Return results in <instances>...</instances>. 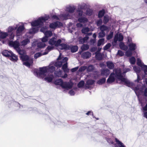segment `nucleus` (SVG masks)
Returning <instances> with one entry per match:
<instances>
[{
	"instance_id": "53",
	"label": "nucleus",
	"mask_w": 147,
	"mask_h": 147,
	"mask_svg": "<svg viewBox=\"0 0 147 147\" xmlns=\"http://www.w3.org/2000/svg\"><path fill=\"white\" fill-rule=\"evenodd\" d=\"M111 46L110 43H108L103 48L104 50H106L109 49Z\"/></svg>"
},
{
	"instance_id": "34",
	"label": "nucleus",
	"mask_w": 147,
	"mask_h": 147,
	"mask_svg": "<svg viewBox=\"0 0 147 147\" xmlns=\"http://www.w3.org/2000/svg\"><path fill=\"white\" fill-rule=\"evenodd\" d=\"M62 72V71L61 70H59L55 71L54 72V74L56 77H61Z\"/></svg>"
},
{
	"instance_id": "7",
	"label": "nucleus",
	"mask_w": 147,
	"mask_h": 147,
	"mask_svg": "<svg viewBox=\"0 0 147 147\" xmlns=\"http://www.w3.org/2000/svg\"><path fill=\"white\" fill-rule=\"evenodd\" d=\"M144 87H142L140 88L138 87H135L134 89L135 92L139 100L141 103L142 106V104L140 100V99L139 98V96L143 94H143L144 95L146 96H147V88H146L144 90Z\"/></svg>"
},
{
	"instance_id": "17",
	"label": "nucleus",
	"mask_w": 147,
	"mask_h": 147,
	"mask_svg": "<svg viewBox=\"0 0 147 147\" xmlns=\"http://www.w3.org/2000/svg\"><path fill=\"white\" fill-rule=\"evenodd\" d=\"M81 56L83 59H88L91 57V53L89 52H84L82 53Z\"/></svg>"
},
{
	"instance_id": "64",
	"label": "nucleus",
	"mask_w": 147,
	"mask_h": 147,
	"mask_svg": "<svg viewBox=\"0 0 147 147\" xmlns=\"http://www.w3.org/2000/svg\"><path fill=\"white\" fill-rule=\"evenodd\" d=\"M144 66L143 68L144 69V72L145 74L147 75V66L146 65H144Z\"/></svg>"
},
{
	"instance_id": "20",
	"label": "nucleus",
	"mask_w": 147,
	"mask_h": 147,
	"mask_svg": "<svg viewBox=\"0 0 147 147\" xmlns=\"http://www.w3.org/2000/svg\"><path fill=\"white\" fill-rule=\"evenodd\" d=\"M115 139L117 143L115 144V147H125L124 144L117 139L115 138Z\"/></svg>"
},
{
	"instance_id": "11",
	"label": "nucleus",
	"mask_w": 147,
	"mask_h": 147,
	"mask_svg": "<svg viewBox=\"0 0 147 147\" xmlns=\"http://www.w3.org/2000/svg\"><path fill=\"white\" fill-rule=\"evenodd\" d=\"M123 39V36L122 33H119V34H115L114 39V42L115 43H117L118 41H121Z\"/></svg>"
},
{
	"instance_id": "63",
	"label": "nucleus",
	"mask_w": 147,
	"mask_h": 147,
	"mask_svg": "<svg viewBox=\"0 0 147 147\" xmlns=\"http://www.w3.org/2000/svg\"><path fill=\"white\" fill-rule=\"evenodd\" d=\"M117 54L120 55L121 56H122L124 55V54L122 51L120 50H118Z\"/></svg>"
},
{
	"instance_id": "46",
	"label": "nucleus",
	"mask_w": 147,
	"mask_h": 147,
	"mask_svg": "<svg viewBox=\"0 0 147 147\" xmlns=\"http://www.w3.org/2000/svg\"><path fill=\"white\" fill-rule=\"evenodd\" d=\"M105 35V32H100L98 34V38H103Z\"/></svg>"
},
{
	"instance_id": "30",
	"label": "nucleus",
	"mask_w": 147,
	"mask_h": 147,
	"mask_svg": "<svg viewBox=\"0 0 147 147\" xmlns=\"http://www.w3.org/2000/svg\"><path fill=\"white\" fill-rule=\"evenodd\" d=\"M62 68L65 72H68L69 71V69H67V62L64 63Z\"/></svg>"
},
{
	"instance_id": "36",
	"label": "nucleus",
	"mask_w": 147,
	"mask_h": 147,
	"mask_svg": "<svg viewBox=\"0 0 147 147\" xmlns=\"http://www.w3.org/2000/svg\"><path fill=\"white\" fill-rule=\"evenodd\" d=\"M106 80L105 78H103L98 80L97 82V84L99 85H102L105 82Z\"/></svg>"
},
{
	"instance_id": "43",
	"label": "nucleus",
	"mask_w": 147,
	"mask_h": 147,
	"mask_svg": "<svg viewBox=\"0 0 147 147\" xmlns=\"http://www.w3.org/2000/svg\"><path fill=\"white\" fill-rule=\"evenodd\" d=\"M46 46L45 43L43 42H39L38 43L37 47L39 48H42Z\"/></svg>"
},
{
	"instance_id": "52",
	"label": "nucleus",
	"mask_w": 147,
	"mask_h": 147,
	"mask_svg": "<svg viewBox=\"0 0 147 147\" xmlns=\"http://www.w3.org/2000/svg\"><path fill=\"white\" fill-rule=\"evenodd\" d=\"M131 50H129L127 51L125 53L127 57L131 56L132 55V53Z\"/></svg>"
},
{
	"instance_id": "19",
	"label": "nucleus",
	"mask_w": 147,
	"mask_h": 147,
	"mask_svg": "<svg viewBox=\"0 0 147 147\" xmlns=\"http://www.w3.org/2000/svg\"><path fill=\"white\" fill-rule=\"evenodd\" d=\"M110 73V71L108 69H103L101 71V75L102 76H105L107 77Z\"/></svg>"
},
{
	"instance_id": "29",
	"label": "nucleus",
	"mask_w": 147,
	"mask_h": 147,
	"mask_svg": "<svg viewBox=\"0 0 147 147\" xmlns=\"http://www.w3.org/2000/svg\"><path fill=\"white\" fill-rule=\"evenodd\" d=\"M88 38L89 37L87 36H86L83 38L80 39L79 40V43L83 44L86 42Z\"/></svg>"
},
{
	"instance_id": "44",
	"label": "nucleus",
	"mask_w": 147,
	"mask_h": 147,
	"mask_svg": "<svg viewBox=\"0 0 147 147\" xmlns=\"http://www.w3.org/2000/svg\"><path fill=\"white\" fill-rule=\"evenodd\" d=\"M109 17L108 16H104L103 19V23L104 24H106L109 20Z\"/></svg>"
},
{
	"instance_id": "51",
	"label": "nucleus",
	"mask_w": 147,
	"mask_h": 147,
	"mask_svg": "<svg viewBox=\"0 0 147 147\" xmlns=\"http://www.w3.org/2000/svg\"><path fill=\"white\" fill-rule=\"evenodd\" d=\"M92 13V10L90 9H88L86 11V14L87 15L91 16Z\"/></svg>"
},
{
	"instance_id": "24",
	"label": "nucleus",
	"mask_w": 147,
	"mask_h": 147,
	"mask_svg": "<svg viewBox=\"0 0 147 147\" xmlns=\"http://www.w3.org/2000/svg\"><path fill=\"white\" fill-rule=\"evenodd\" d=\"M78 49L77 46H69V49L70 50L72 53H74L77 51Z\"/></svg>"
},
{
	"instance_id": "31",
	"label": "nucleus",
	"mask_w": 147,
	"mask_h": 147,
	"mask_svg": "<svg viewBox=\"0 0 147 147\" xmlns=\"http://www.w3.org/2000/svg\"><path fill=\"white\" fill-rule=\"evenodd\" d=\"M137 64L142 68L145 66V65L142 62L141 60L139 58L137 59Z\"/></svg>"
},
{
	"instance_id": "38",
	"label": "nucleus",
	"mask_w": 147,
	"mask_h": 147,
	"mask_svg": "<svg viewBox=\"0 0 147 147\" xmlns=\"http://www.w3.org/2000/svg\"><path fill=\"white\" fill-rule=\"evenodd\" d=\"M89 30V28L88 27H86L83 28L81 31L83 33L87 34Z\"/></svg>"
},
{
	"instance_id": "54",
	"label": "nucleus",
	"mask_w": 147,
	"mask_h": 147,
	"mask_svg": "<svg viewBox=\"0 0 147 147\" xmlns=\"http://www.w3.org/2000/svg\"><path fill=\"white\" fill-rule=\"evenodd\" d=\"M84 82L83 81H81L78 84V86L79 88L83 87L84 84Z\"/></svg>"
},
{
	"instance_id": "23",
	"label": "nucleus",
	"mask_w": 147,
	"mask_h": 147,
	"mask_svg": "<svg viewBox=\"0 0 147 147\" xmlns=\"http://www.w3.org/2000/svg\"><path fill=\"white\" fill-rule=\"evenodd\" d=\"M129 49L130 50L134 51L136 48V44L132 42L130 43L128 45Z\"/></svg>"
},
{
	"instance_id": "4",
	"label": "nucleus",
	"mask_w": 147,
	"mask_h": 147,
	"mask_svg": "<svg viewBox=\"0 0 147 147\" xmlns=\"http://www.w3.org/2000/svg\"><path fill=\"white\" fill-rule=\"evenodd\" d=\"M8 44L9 46L13 47L19 55L21 56L24 55L25 51L20 47V42L18 41L17 40L14 41L10 40L9 41Z\"/></svg>"
},
{
	"instance_id": "1",
	"label": "nucleus",
	"mask_w": 147,
	"mask_h": 147,
	"mask_svg": "<svg viewBox=\"0 0 147 147\" xmlns=\"http://www.w3.org/2000/svg\"><path fill=\"white\" fill-rule=\"evenodd\" d=\"M55 70V67L52 65L49 67H40L38 72L36 71L35 73V75L38 77L46 76L44 80L48 82H51L54 78L52 73Z\"/></svg>"
},
{
	"instance_id": "48",
	"label": "nucleus",
	"mask_w": 147,
	"mask_h": 147,
	"mask_svg": "<svg viewBox=\"0 0 147 147\" xmlns=\"http://www.w3.org/2000/svg\"><path fill=\"white\" fill-rule=\"evenodd\" d=\"M94 69V67L92 65H90L87 68V70L88 72L92 71Z\"/></svg>"
},
{
	"instance_id": "16",
	"label": "nucleus",
	"mask_w": 147,
	"mask_h": 147,
	"mask_svg": "<svg viewBox=\"0 0 147 147\" xmlns=\"http://www.w3.org/2000/svg\"><path fill=\"white\" fill-rule=\"evenodd\" d=\"M55 47L53 45L48 46L45 50V51L43 53V55H45L47 54L50 51L54 49Z\"/></svg>"
},
{
	"instance_id": "26",
	"label": "nucleus",
	"mask_w": 147,
	"mask_h": 147,
	"mask_svg": "<svg viewBox=\"0 0 147 147\" xmlns=\"http://www.w3.org/2000/svg\"><path fill=\"white\" fill-rule=\"evenodd\" d=\"M106 64L107 67L110 69H113L114 67V64L111 61H107Z\"/></svg>"
},
{
	"instance_id": "60",
	"label": "nucleus",
	"mask_w": 147,
	"mask_h": 147,
	"mask_svg": "<svg viewBox=\"0 0 147 147\" xmlns=\"http://www.w3.org/2000/svg\"><path fill=\"white\" fill-rule=\"evenodd\" d=\"M87 67L86 66H83L81 67L79 69V71L81 72L84 71Z\"/></svg>"
},
{
	"instance_id": "10",
	"label": "nucleus",
	"mask_w": 147,
	"mask_h": 147,
	"mask_svg": "<svg viewBox=\"0 0 147 147\" xmlns=\"http://www.w3.org/2000/svg\"><path fill=\"white\" fill-rule=\"evenodd\" d=\"M63 24L61 22L56 21L51 23L49 25V27L55 30L56 28H59Z\"/></svg>"
},
{
	"instance_id": "62",
	"label": "nucleus",
	"mask_w": 147,
	"mask_h": 147,
	"mask_svg": "<svg viewBox=\"0 0 147 147\" xmlns=\"http://www.w3.org/2000/svg\"><path fill=\"white\" fill-rule=\"evenodd\" d=\"M48 40V38L45 36V37H43L42 39V41L43 42H47Z\"/></svg>"
},
{
	"instance_id": "27",
	"label": "nucleus",
	"mask_w": 147,
	"mask_h": 147,
	"mask_svg": "<svg viewBox=\"0 0 147 147\" xmlns=\"http://www.w3.org/2000/svg\"><path fill=\"white\" fill-rule=\"evenodd\" d=\"M95 54L96 58V59L98 60H101L102 59V56L100 53L96 52L95 53Z\"/></svg>"
},
{
	"instance_id": "41",
	"label": "nucleus",
	"mask_w": 147,
	"mask_h": 147,
	"mask_svg": "<svg viewBox=\"0 0 147 147\" xmlns=\"http://www.w3.org/2000/svg\"><path fill=\"white\" fill-rule=\"evenodd\" d=\"M108 29V27L104 25L101 26L100 27V29L101 32H104V31L107 30Z\"/></svg>"
},
{
	"instance_id": "40",
	"label": "nucleus",
	"mask_w": 147,
	"mask_h": 147,
	"mask_svg": "<svg viewBox=\"0 0 147 147\" xmlns=\"http://www.w3.org/2000/svg\"><path fill=\"white\" fill-rule=\"evenodd\" d=\"M89 48V46L87 44H83L81 47V49L82 51L88 50Z\"/></svg>"
},
{
	"instance_id": "25",
	"label": "nucleus",
	"mask_w": 147,
	"mask_h": 147,
	"mask_svg": "<svg viewBox=\"0 0 147 147\" xmlns=\"http://www.w3.org/2000/svg\"><path fill=\"white\" fill-rule=\"evenodd\" d=\"M76 13L77 15H75V17L76 18H78L79 17L82 16L83 13V11L82 10L78 9L76 11Z\"/></svg>"
},
{
	"instance_id": "3",
	"label": "nucleus",
	"mask_w": 147,
	"mask_h": 147,
	"mask_svg": "<svg viewBox=\"0 0 147 147\" xmlns=\"http://www.w3.org/2000/svg\"><path fill=\"white\" fill-rule=\"evenodd\" d=\"M76 7L74 6L67 7L65 11L68 12L69 13L61 14L59 16V17L63 20L71 19L73 17L71 15V13L74 12Z\"/></svg>"
},
{
	"instance_id": "57",
	"label": "nucleus",
	"mask_w": 147,
	"mask_h": 147,
	"mask_svg": "<svg viewBox=\"0 0 147 147\" xmlns=\"http://www.w3.org/2000/svg\"><path fill=\"white\" fill-rule=\"evenodd\" d=\"M113 32H111L110 34L107 36V39L108 40H109L111 39L113 36Z\"/></svg>"
},
{
	"instance_id": "49",
	"label": "nucleus",
	"mask_w": 147,
	"mask_h": 147,
	"mask_svg": "<svg viewBox=\"0 0 147 147\" xmlns=\"http://www.w3.org/2000/svg\"><path fill=\"white\" fill-rule=\"evenodd\" d=\"M105 41L104 38H101L98 41L97 45L98 46L101 45L102 44H103Z\"/></svg>"
},
{
	"instance_id": "8",
	"label": "nucleus",
	"mask_w": 147,
	"mask_h": 147,
	"mask_svg": "<svg viewBox=\"0 0 147 147\" xmlns=\"http://www.w3.org/2000/svg\"><path fill=\"white\" fill-rule=\"evenodd\" d=\"M57 59L58 60H61L57 61L55 64V66L59 68L61 67L63 63L67 62L68 59L67 57H65L62 59V58L61 57V53H60L59 56Z\"/></svg>"
},
{
	"instance_id": "28",
	"label": "nucleus",
	"mask_w": 147,
	"mask_h": 147,
	"mask_svg": "<svg viewBox=\"0 0 147 147\" xmlns=\"http://www.w3.org/2000/svg\"><path fill=\"white\" fill-rule=\"evenodd\" d=\"M11 55H10L9 57H10V59L13 61H16L18 59V57L14 54L13 53H12Z\"/></svg>"
},
{
	"instance_id": "2",
	"label": "nucleus",
	"mask_w": 147,
	"mask_h": 147,
	"mask_svg": "<svg viewBox=\"0 0 147 147\" xmlns=\"http://www.w3.org/2000/svg\"><path fill=\"white\" fill-rule=\"evenodd\" d=\"M113 71L115 72L112 73L109 78L107 80V84H111L114 82L115 80L116 77L118 80H121L122 82L124 83V84L128 87H131L133 85V83L131 82L127 79L122 77L121 71L120 69H114Z\"/></svg>"
},
{
	"instance_id": "33",
	"label": "nucleus",
	"mask_w": 147,
	"mask_h": 147,
	"mask_svg": "<svg viewBox=\"0 0 147 147\" xmlns=\"http://www.w3.org/2000/svg\"><path fill=\"white\" fill-rule=\"evenodd\" d=\"M86 4L85 3H82L78 5V8L80 10H82L85 9L86 7Z\"/></svg>"
},
{
	"instance_id": "61",
	"label": "nucleus",
	"mask_w": 147,
	"mask_h": 147,
	"mask_svg": "<svg viewBox=\"0 0 147 147\" xmlns=\"http://www.w3.org/2000/svg\"><path fill=\"white\" fill-rule=\"evenodd\" d=\"M15 36V34L13 32L11 33L10 36H9V38L10 40H13Z\"/></svg>"
},
{
	"instance_id": "6",
	"label": "nucleus",
	"mask_w": 147,
	"mask_h": 147,
	"mask_svg": "<svg viewBox=\"0 0 147 147\" xmlns=\"http://www.w3.org/2000/svg\"><path fill=\"white\" fill-rule=\"evenodd\" d=\"M55 83L56 85L61 86L63 88L67 90L71 89L73 85L71 83L69 82H63L61 79L56 80L55 81Z\"/></svg>"
},
{
	"instance_id": "58",
	"label": "nucleus",
	"mask_w": 147,
	"mask_h": 147,
	"mask_svg": "<svg viewBox=\"0 0 147 147\" xmlns=\"http://www.w3.org/2000/svg\"><path fill=\"white\" fill-rule=\"evenodd\" d=\"M43 55V53L42 54L40 53H36L34 55V57L36 58H37L40 57V56H41V55Z\"/></svg>"
},
{
	"instance_id": "21",
	"label": "nucleus",
	"mask_w": 147,
	"mask_h": 147,
	"mask_svg": "<svg viewBox=\"0 0 147 147\" xmlns=\"http://www.w3.org/2000/svg\"><path fill=\"white\" fill-rule=\"evenodd\" d=\"M12 52L11 51H8L5 50L3 51L2 53L3 55L5 57H9L10 55H11Z\"/></svg>"
},
{
	"instance_id": "55",
	"label": "nucleus",
	"mask_w": 147,
	"mask_h": 147,
	"mask_svg": "<svg viewBox=\"0 0 147 147\" xmlns=\"http://www.w3.org/2000/svg\"><path fill=\"white\" fill-rule=\"evenodd\" d=\"M32 63H31L30 62H29V61H28L24 62L23 64L28 67H30V64Z\"/></svg>"
},
{
	"instance_id": "13",
	"label": "nucleus",
	"mask_w": 147,
	"mask_h": 147,
	"mask_svg": "<svg viewBox=\"0 0 147 147\" xmlns=\"http://www.w3.org/2000/svg\"><path fill=\"white\" fill-rule=\"evenodd\" d=\"M24 29V25L20 26L17 29L16 32V36H19L22 35L23 33V31Z\"/></svg>"
},
{
	"instance_id": "5",
	"label": "nucleus",
	"mask_w": 147,
	"mask_h": 147,
	"mask_svg": "<svg viewBox=\"0 0 147 147\" xmlns=\"http://www.w3.org/2000/svg\"><path fill=\"white\" fill-rule=\"evenodd\" d=\"M49 17L48 15H46L43 17L39 18L37 20L32 22L31 24L33 26H38L40 27L43 24V23L46 21L48 20Z\"/></svg>"
},
{
	"instance_id": "9",
	"label": "nucleus",
	"mask_w": 147,
	"mask_h": 147,
	"mask_svg": "<svg viewBox=\"0 0 147 147\" xmlns=\"http://www.w3.org/2000/svg\"><path fill=\"white\" fill-rule=\"evenodd\" d=\"M57 37H54L50 39L49 42V44L53 45L55 47L58 46L61 43V40L60 39L57 40Z\"/></svg>"
},
{
	"instance_id": "59",
	"label": "nucleus",
	"mask_w": 147,
	"mask_h": 147,
	"mask_svg": "<svg viewBox=\"0 0 147 147\" xmlns=\"http://www.w3.org/2000/svg\"><path fill=\"white\" fill-rule=\"evenodd\" d=\"M47 27L46 26H45V27H42V28H41L40 29V31L42 32H43V33H44L45 34V32L47 31Z\"/></svg>"
},
{
	"instance_id": "45",
	"label": "nucleus",
	"mask_w": 147,
	"mask_h": 147,
	"mask_svg": "<svg viewBox=\"0 0 147 147\" xmlns=\"http://www.w3.org/2000/svg\"><path fill=\"white\" fill-rule=\"evenodd\" d=\"M119 46L120 48L123 50H125L127 49L126 46L124 45V43L121 42L119 44Z\"/></svg>"
},
{
	"instance_id": "50",
	"label": "nucleus",
	"mask_w": 147,
	"mask_h": 147,
	"mask_svg": "<svg viewBox=\"0 0 147 147\" xmlns=\"http://www.w3.org/2000/svg\"><path fill=\"white\" fill-rule=\"evenodd\" d=\"M95 81L92 80H88L86 82V84L88 85H92L93 84Z\"/></svg>"
},
{
	"instance_id": "42",
	"label": "nucleus",
	"mask_w": 147,
	"mask_h": 147,
	"mask_svg": "<svg viewBox=\"0 0 147 147\" xmlns=\"http://www.w3.org/2000/svg\"><path fill=\"white\" fill-rule=\"evenodd\" d=\"M105 13V10L102 9V10L100 11L98 13V17L100 18L102 17L104 15Z\"/></svg>"
},
{
	"instance_id": "22",
	"label": "nucleus",
	"mask_w": 147,
	"mask_h": 147,
	"mask_svg": "<svg viewBox=\"0 0 147 147\" xmlns=\"http://www.w3.org/2000/svg\"><path fill=\"white\" fill-rule=\"evenodd\" d=\"M59 46L60 48L61 49H65V50H69V46L67 45L66 44L62 43L61 44H60Z\"/></svg>"
},
{
	"instance_id": "32",
	"label": "nucleus",
	"mask_w": 147,
	"mask_h": 147,
	"mask_svg": "<svg viewBox=\"0 0 147 147\" xmlns=\"http://www.w3.org/2000/svg\"><path fill=\"white\" fill-rule=\"evenodd\" d=\"M88 19L85 17H80L78 19V21L81 23H84L88 21Z\"/></svg>"
},
{
	"instance_id": "56",
	"label": "nucleus",
	"mask_w": 147,
	"mask_h": 147,
	"mask_svg": "<svg viewBox=\"0 0 147 147\" xmlns=\"http://www.w3.org/2000/svg\"><path fill=\"white\" fill-rule=\"evenodd\" d=\"M102 20L101 19L99 20L96 22V24L97 26H100L102 24Z\"/></svg>"
},
{
	"instance_id": "47",
	"label": "nucleus",
	"mask_w": 147,
	"mask_h": 147,
	"mask_svg": "<svg viewBox=\"0 0 147 147\" xmlns=\"http://www.w3.org/2000/svg\"><path fill=\"white\" fill-rule=\"evenodd\" d=\"M129 61L131 64H134L136 62V59L134 57H132L129 59Z\"/></svg>"
},
{
	"instance_id": "35",
	"label": "nucleus",
	"mask_w": 147,
	"mask_h": 147,
	"mask_svg": "<svg viewBox=\"0 0 147 147\" xmlns=\"http://www.w3.org/2000/svg\"><path fill=\"white\" fill-rule=\"evenodd\" d=\"M38 31V29L36 28H33L30 29L29 31V33L30 34H34L36 33Z\"/></svg>"
},
{
	"instance_id": "14",
	"label": "nucleus",
	"mask_w": 147,
	"mask_h": 147,
	"mask_svg": "<svg viewBox=\"0 0 147 147\" xmlns=\"http://www.w3.org/2000/svg\"><path fill=\"white\" fill-rule=\"evenodd\" d=\"M134 70L136 73L137 76V80H135V82H139V80H140V78L138 74L141 71L140 68L138 67L134 66L133 67Z\"/></svg>"
},
{
	"instance_id": "37",
	"label": "nucleus",
	"mask_w": 147,
	"mask_h": 147,
	"mask_svg": "<svg viewBox=\"0 0 147 147\" xmlns=\"http://www.w3.org/2000/svg\"><path fill=\"white\" fill-rule=\"evenodd\" d=\"M44 34L45 36L48 38V37L52 36V32L51 31L47 30L45 32Z\"/></svg>"
},
{
	"instance_id": "18",
	"label": "nucleus",
	"mask_w": 147,
	"mask_h": 147,
	"mask_svg": "<svg viewBox=\"0 0 147 147\" xmlns=\"http://www.w3.org/2000/svg\"><path fill=\"white\" fill-rule=\"evenodd\" d=\"M21 59L23 61H29L31 63H32V59L29 58L28 56L27 55H24L21 56L20 57Z\"/></svg>"
},
{
	"instance_id": "12",
	"label": "nucleus",
	"mask_w": 147,
	"mask_h": 147,
	"mask_svg": "<svg viewBox=\"0 0 147 147\" xmlns=\"http://www.w3.org/2000/svg\"><path fill=\"white\" fill-rule=\"evenodd\" d=\"M30 42V39L27 38L23 40L20 43V46L22 48V47H24L26 45Z\"/></svg>"
},
{
	"instance_id": "15",
	"label": "nucleus",
	"mask_w": 147,
	"mask_h": 147,
	"mask_svg": "<svg viewBox=\"0 0 147 147\" xmlns=\"http://www.w3.org/2000/svg\"><path fill=\"white\" fill-rule=\"evenodd\" d=\"M8 35L7 32H0V41L2 42L3 43H4L3 39L5 38Z\"/></svg>"
},
{
	"instance_id": "39",
	"label": "nucleus",
	"mask_w": 147,
	"mask_h": 147,
	"mask_svg": "<svg viewBox=\"0 0 147 147\" xmlns=\"http://www.w3.org/2000/svg\"><path fill=\"white\" fill-rule=\"evenodd\" d=\"M17 28V27H14L12 26H9L8 28V32L9 33L13 32V31L16 30Z\"/></svg>"
}]
</instances>
